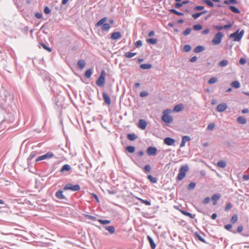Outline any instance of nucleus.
Listing matches in <instances>:
<instances>
[{
    "mask_svg": "<svg viewBox=\"0 0 249 249\" xmlns=\"http://www.w3.org/2000/svg\"><path fill=\"white\" fill-rule=\"evenodd\" d=\"M172 112L170 109H166L163 111V115L161 117V120L165 123H171L173 122V117L169 114Z\"/></svg>",
    "mask_w": 249,
    "mask_h": 249,
    "instance_id": "nucleus-1",
    "label": "nucleus"
},
{
    "mask_svg": "<svg viewBox=\"0 0 249 249\" xmlns=\"http://www.w3.org/2000/svg\"><path fill=\"white\" fill-rule=\"evenodd\" d=\"M107 21V18L106 17L103 18L96 23L95 26L98 27L102 25L101 29L102 31H108L110 29V26L109 23H105Z\"/></svg>",
    "mask_w": 249,
    "mask_h": 249,
    "instance_id": "nucleus-2",
    "label": "nucleus"
},
{
    "mask_svg": "<svg viewBox=\"0 0 249 249\" xmlns=\"http://www.w3.org/2000/svg\"><path fill=\"white\" fill-rule=\"evenodd\" d=\"M189 170V167L187 164L181 166L179 169V173L177 178L178 180H181L186 175V172Z\"/></svg>",
    "mask_w": 249,
    "mask_h": 249,
    "instance_id": "nucleus-3",
    "label": "nucleus"
},
{
    "mask_svg": "<svg viewBox=\"0 0 249 249\" xmlns=\"http://www.w3.org/2000/svg\"><path fill=\"white\" fill-rule=\"evenodd\" d=\"M244 30H242L239 33V30L236 31L234 33L231 34L229 37L230 38H233L234 41H239L242 39L244 34Z\"/></svg>",
    "mask_w": 249,
    "mask_h": 249,
    "instance_id": "nucleus-4",
    "label": "nucleus"
},
{
    "mask_svg": "<svg viewBox=\"0 0 249 249\" xmlns=\"http://www.w3.org/2000/svg\"><path fill=\"white\" fill-rule=\"evenodd\" d=\"M106 73L104 70H103L101 71V74L98 78V79L97 80L96 83L97 86L99 87H103L105 85V76H106Z\"/></svg>",
    "mask_w": 249,
    "mask_h": 249,
    "instance_id": "nucleus-5",
    "label": "nucleus"
},
{
    "mask_svg": "<svg viewBox=\"0 0 249 249\" xmlns=\"http://www.w3.org/2000/svg\"><path fill=\"white\" fill-rule=\"evenodd\" d=\"M224 35L221 32L217 33L215 36L214 38L212 40V42L213 45H217L219 44Z\"/></svg>",
    "mask_w": 249,
    "mask_h": 249,
    "instance_id": "nucleus-6",
    "label": "nucleus"
},
{
    "mask_svg": "<svg viewBox=\"0 0 249 249\" xmlns=\"http://www.w3.org/2000/svg\"><path fill=\"white\" fill-rule=\"evenodd\" d=\"M80 189V186L78 184L72 185L71 183L67 184L64 187V190H71V191H78Z\"/></svg>",
    "mask_w": 249,
    "mask_h": 249,
    "instance_id": "nucleus-7",
    "label": "nucleus"
},
{
    "mask_svg": "<svg viewBox=\"0 0 249 249\" xmlns=\"http://www.w3.org/2000/svg\"><path fill=\"white\" fill-rule=\"evenodd\" d=\"M53 155L52 153L51 152H48L46 154L39 156L37 157L36 160V161L37 162L42 160H44L47 159H50L53 157Z\"/></svg>",
    "mask_w": 249,
    "mask_h": 249,
    "instance_id": "nucleus-8",
    "label": "nucleus"
},
{
    "mask_svg": "<svg viewBox=\"0 0 249 249\" xmlns=\"http://www.w3.org/2000/svg\"><path fill=\"white\" fill-rule=\"evenodd\" d=\"M146 153L149 156H155L157 153V149L155 147H149L146 150Z\"/></svg>",
    "mask_w": 249,
    "mask_h": 249,
    "instance_id": "nucleus-9",
    "label": "nucleus"
},
{
    "mask_svg": "<svg viewBox=\"0 0 249 249\" xmlns=\"http://www.w3.org/2000/svg\"><path fill=\"white\" fill-rule=\"evenodd\" d=\"M227 108V105L225 103H222L218 105L216 107V110L218 112H223L225 111Z\"/></svg>",
    "mask_w": 249,
    "mask_h": 249,
    "instance_id": "nucleus-10",
    "label": "nucleus"
},
{
    "mask_svg": "<svg viewBox=\"0 0 249 249\" xmlns=\"http://www.w3.org/2000/svg\"><path fill=\"white\" fill-rule=\"evenodd\" d=\"M147 123L143 119H140L138 124V127L142 130H144L146 127Z\"/></svg>",
    "mask_w": 249,
    "mask_h": 249,
    "instance_id": "nucleus-11",
    "label": "nucleus"
},
{
    "mask_svg": "<svg viewBox=\"0 0 249 249\" xmlns=\"http://www.w3.org/2000/svg\"><path fill=\"white\" fill-rule=\"evenodd\" d=\"M175 140L170 137L165 138L164 139V142L167 145H172L174 144Z\"/></svg>",
    "mask_w": 249,
    "mask_h": 249,
    "instance_id": "nucleus-12",
    "label": "nucleus"
},
{
    "mask_svg": "<svg viewBox=\"0 0 249 249\" xmlns=\"http://www.w3.org/2000/svg\"><path fill=\"white\" fill-rule=\"evenodd\" d=\"M103 97L105 102L108 105L111 104V100L109 96L105 92L102 93Z\"/></svg>",
    "mask_w": 249,
    "mask_h": 249,
    "instance_id": "nucleus-13",
    "label": "nucleus"
},
{
    "mask_svg": "<svg viewBox=\"0 0 249 249\" xmlns=\"http://www.w3.org/2000/svg\"><path fill=\"white\" fill-rule=\"evenodd\" d=\"M221 197L219 194H215L212 197V200L213 201V205H215L217 204V200Z\"/></svg>",
    "mask_w": 249,
    "mask_h": 249,
    "instance_id": "nucleus-14",
    "label": "nucleus"
},
{
    "mask_svg": "<svg viewBox=\"0 0 249 249\" xmlns=\"http://www.w3.org/2000/svg\"><path fill=\"white\" fill-rule=\"evenodd\" d=\"M190 140H191L189 136H183L182 138V141H181V144L180 145V147H184L185 145V143L189 141Z\"/></svg>",
    "mask_w": 249,
    "mask_h": 249,
    "instance_id": "nucleus-15",
    "label": "nucleus"
},
{
    "mask_svg": "<svg viewBox=\"0 0 249 249\" xmlns=\"http://www.w3.org/2000/svg\"><path fill=\"white\" fill-rule=\"evenodd\" d=\"M122 35L120 32H114L111 34V38L114 40H117L121 38Z\"/></svg>",
    "mask_w": 249,
    "mask_h": 249,
    "instance_id": "nucleus-16",
    "label": "nucleus"
},
{
    "mask_svg": "<svg viewBox=\"0 0 249 249\" xmlns=\"http://www.w3.org/2000/svg\"><path fill=\"white\" fill-rule=\"evenodd\" d=\"M104 228L110 234H113L115 231V227L113 226H106Z\"/></svg>",
    "mask_w": 249,
    "mask_h": 249,
    "instance_id": "nucleus-17",
    "label": "nucleus"
},
{
    "mask_svg": "<svg viewBox=\"0 0 249 249\" xmlns=\"http://www.w3.org/2000/svg\"><path fill=\"white\" fill-rule=\"evenodd\" d=\"M77 65L79 69L82 70L86 65V62L84 60H80L78 61Z\"/></svg>",
    "mask_w": 249,
    "mask_h": 249,
    "instance_id": "nucleus-18",
    "label": "nucleus"
},
{
    "mask_svg": "<svg viewBox=\"0 0 249 249\" xmlns=\"http://www.w3.org/2000/svg\"><path fill=\"white\" fill-rule=\"evenodd\" d=\"M71 169V166L69 164H65L60 170L62 173H65L69 171Z\"/></svg>",
    "mask_w": 249,
    "mask_h": 249,
    "instance_id": "nucleus-19",
    "label": "nucleus"
},
{
    "mask_svg": "<svg viewBox=\"0 0 249 249\" xmlns=\"http://www.w3.org/2000/svg\"><path fill=\"white\" fill-rule=\"evenodd\" d=\"M205 50V47L202 46H196L194 50V52L196 53H199L201 52H203Z\"/></svg>",
    "mask_w": 249,
    "mask_h": 249,
    "instance_id": "nucleus-20",
    "label": "nucleus"
},
{
    "mask_svg": "<svg viewBox=\"0 0 249 249\" xmlns=\"http://www.w3.org/2000/svg\"><path fill=\"white\" fill-rule=\"evenodd\" d=\"M147 239L150 243L151 249H155L156 248V245L155 244L154 241L153 240V239L150 236H147Z\"/></svg>",
    "mask_w": 249,
    "mask_h": 249,
    "instance_id": "nucleus-21",
    "label": "nucleus"
},
{
    "mask_svg": "<svg viewBox=\"0 0 249 249\" xmlns=\"http://www.w3.org/2000/svg\"><path fill=\"white\" fill-rule=\"evenodd\" d=\"M56 196L59 199H65V197L63 194V191L61 190L57 191L55 193Z\"/></svg>",
    "mask_w": 249,
    "mask_h": 249,
    "instance_id": "nucleus-22",
    "label": "nucleus"
},
{
    "mask_svg": "<svg viewBox=\"0 0 249 249\" xmlns=\"http://www.w3.org/2000/svg\"><path fill=\"white\" fill-rule=\"evenodd\" d=\"M137 138L136 135L134 133H129L127 135V138L131 141H134Z\"/></svg>",
    "mask_w": 249,
    "mask_h": 249,
    "instance_id": "nucleus-23",
    "label": "nucleus"
},
{
    "mask_svg": "<svg viewBox=\"0 0 249 249\" xmlns=\"http://www.w3.org/2000/svg\"><path fill=\"white\" fill-rule=\"evenodd\" d=\"M237 121L240 124H245L247 122V120L243 116H239L237 118Z\"/></svg>",
    "mask_w": 249,
    "mask_h": 249,
    "instance_id": "nucleus-24",
    "label": "nucleus"
},
{
    "mask_svg": "<svg viewBox=\"0 0 249 249\" xmlns=\"http://www.w3.org/2000/svg\"><path fill=\"white\" fill-rule=\"evenodd\" d=\"M182 109V104H178L175 106L173 109V111L174 112H179Z\"/></svg>",
    "mask_w": 249,
    "mask_h": 249,
    "instance_id": "nucleus-25",
    "label": "nucleus"
},
{
    "mask_svg": "<svg viewBox=\"0 0 249 249\" xmlns=\"http://www.w3.org/2000/svg\"><path fill=\"white\" fill-rule=\"evenodd\" d=\"M231 85L232 87L235 89H238L240 87V84L238 81H234L231 84Z\"/></svg>",
    "mask_w": 249,
    "mask_h": 249,
    "instance_id": "nucleus-26",
    "label": "nucleus"
},
{
    "mask_svg": "<svg viewBox=\"0 0 249 249\" xmlns=\"http://www.w3.org/2000/svg\"><path fill=\"white\" fill-rule=\"evenodd\" d=\"M140 68L143 70H147L152 68V65L149 64H143L140 65Z\"/></svg>",
    "mask_w": 249,
    "mask_h": 249,
    "instance_id": "nucleus-27",
    "label": "nucleus"
},
{
    "mask_svg": "<svg viewBox=\"0 0 249 249\" xmlns=\"http://www.w3.org/2000/svg\"><path fill=\"white\" fill-rule=\"evenodd\" d=\"M36 155V152H32L30 156H29V158L27 159V162L28 165H30L31 164V160L32 159H33L35 156Z\"/></svg>",
    "mask_w": 249,
    "mask_h": 249,
    "instance_id": "nucleus-28",
    "label": "nucleus"
},
{
    "mask_svg": "<svg viewBox=\"0 0 249 249\" xmlns=\"http://www.w3.org/2000/svg\"><path fill=\"white\" fill-rule=\"evenodd\" d=\"M92 73V70L91 69H89L87 70L85 73V76L87 78H89Z\"/></svg>",
    "mask_w": 249,
    "mask_h": 249,
    "instance_id": "nucleus-29",
    "label": "nucleus"
},
{
    "mask_svg": "<svg viewBox=\"0 0 249 249\" xmlns=\"http://www.w3.org/2000/svg\"><path fill=\"white\" fill-rule=\"evenodd\" d=\"M228 63H229L228 61L227 60L224 59V60L221 61L219 63L218 65H219V66H220L221 67H225L227 65H228Z\"/></svg>",
    "mask_w": 249,
    "mask_h": 249,
    "instance_id": "nucleus-30",
    "label": "nucleus"
},
{
    "mask_svg": "<svg viewBox=\"0 0 249 249\" xmlns=\"http://www.w3.org/2000/svg\"><path fill=\"white\" fill-rule=\"evenodd\" d=\"M180 212L184 215L189 216L190 218L192 219L194 218L195 217V215H193L192 213H190L187 212L183 210H180Z\"/></svg>",
    "mask_w": 249,
    "mask_h": 249,
    "instance_id": "nucleus-31",
    "label": "nucleus"
},
{
    "mask_svg": "<svg viewBox=\"0 0 249 249\" xmlns=\"http://www.w3.org/2000/svg\"><path fill=\"white\" fill-rule=\"evenodd\" d=\"M136 53L126 52L124 54V56L126 58H131L136 55Z\"/></svg>",
    "mask_w": 249,
    "mask_h": 249,
    "instance_id": "nucleus-32",
    "label": "nucleus"
},
{
    "mask_svg": "<svg viewBox=\"0 0 249 249\" xmlns=\"http://www.w3.org/2000/svg\"><path fill=\"white\" fill-rule=\"evenodd\" d=\"M126 150L130 153H133L135 150V147L133 146H128L126 147Z\"/></svg>",
    "mask_w": 249,
    "mask_h": 249,
    "instance_id": "nucleus-33",
    "label": "nucleus"
},
{
    "mask_svg": "<svg viewBox=\"0 0 249 249\" xmlns=\"http://www.w3.org/2000/svg\"><path fill=\"white\" fill-rule=\"evenodd\" d=\"M229 9L233 13L236 14H239L240 13V11L238 9L233 6H230L229 7Z\"/></svg>",
    "mask_w": 249,
    "mask_h": 249,
    "instance_id": "nucleus-34",
    "label": "nucleus"
},
{
    "mask_svg": "<svg viewBox=\"0 0 249 249\" xmlns=\"http://www.w3.org/2000/svg\"><path fill=\"white\" fill-rule=\"evenodd\" d=\"M146 41L151 44H156L158 42V40L156 38H149L146 40Z\"/></svg>",
    "mask_w": 249,
    "mask_h": 249,
    "instance_id": "nucleus-35",
    "label": "nucleus"
},
{
    "mask_svg": "<svg viewBox=\"0 0 249 249\" xmlns=\"http://www.w3.org/2000/svg\"><path fill=\"white\" fill-rule=\"evenodd\" d=\"M238 2L236 0H227L224 1V3L227 5L230 4V3L236 4Z\"/></svg>",
    "mask_w": 249,
    "mask_h": 249,
    "instance_id": "nucleus-36",
    "label": "nucleus"
},
{
    "mask_svg": "<svg viewBox=\"0 0 249 249\" xmlns=\"http://www.w3.org/2000/svg\"><path fill=\"white\" fill-rule=\"evenodd\" d=\"M238 220V215L236 214H235L232 215L231 219V222L232 224L235 223Z\"/></svg>",
    "mask_w": 249,
    "mask_h": 249,
    "instance_id": "nucleus-37",
    "label": "nucleus"
},
{
    "mask_svg": "<svg viewBox=\"0 0 249 249\" xmlns=\"http://www.w3.org/2000/svg\"><path fill=\"white\" fill-rule=\"evenodd\" d=\"M147 178L153 183H155L157 182V179L156 178L153 177L151 175H148Z\"/></svg>",
    "mask_w": 249,
    "mask_h": 249,
    "instance_id": "nucleus-38",
    "label": "nucleus"
},
{
    "mask_svg": "<svg viewBox=\"0 0 249 249\" xmlns=\"http://www.w3.org/2000/svg\"><path fill=\"white\" fill-rule=\"evenodd\" d=\"M170 12L178 16H182L183 13L179 12L174 9H171L170 10Z\"/></svg>",
    "mask_w": 249,
    "mask_h": 249,
    "instance_id": "nucleus-39",
    "label": "nucleus"
},
{
    "mask_svg": "<svg viewBox=\"0 0 249 249\" xmlns=\"http://www.w3.org/2000/svg\"><path fill=\"white\" fill-rule=\"evenodd\" d=\"M217 166L221 167L224 168L226 166V163L224 161L220 160L217 162Z\"/></svg>",
    "mask_w": 249,
    "mask_h": 249,
    "instance_id": "nucleus-40",
    "label": "nucleus"
},
{
    "mask_svg": "<svg viewBox=\"0 0 249 249\" xmlns=\"http://www.w3.org/2000/svg\"><path fill=\"white\" fill-rule=\"evenodd\" d=\"M217 81V78L213 77L211 78L209 80L208 83L209 84H213L215 83Z\"/></svg>",
    "mask_w": 249,
    "mask_h": 249,
    "instance_id": "nucleus-41",
    "label": "nucleus"
},
{
    "mask_svg": "<svg viewBox=\"0 0 249 249\" xmlns=\"http://www.w3.org/2000/svg\"><path fill=\"white\" fill-rule=\"evenodd\" d=\"M203 2L206 3L210 7H213L214 6L213 3L209 0H203Z\"/></svg>",
    "mask_w": 249,
    "mask_h": 249,
    "instance_id": "nucleus-42",
    "label": "nucleus"
},
{
    "mask_svg": "<svg viewBox=\"0 0 249 249\" xmlns=\"http://www.w3.org/2000/svg\"><path fill=\"white\" fill-rule=\"evenodd\" d=\"M191 46L190 45H185L183 47V51L185 52H189L191 50Z\"/></svg>",
    "mask_w": 249,
    "mask_h": 249,
    "instance_id": "nucleus-43",
    "label": "nucleus"
},
{
    "mask_svg": "<svg viewBox=\"0 0 249 249\" xmlns=\"http://www.w3.org/2000/svg\"><path fill=\"white\" fill-rule=\"evenodd\" d=\"M196 186V183L194 182H191L188 186L187 189L189 190H192L195 188Z\"/></svg>",
    "mask_w": 249,
    "mask_h": 249,
    "instance_id": "nucleus-44",
    "label": "nucleus"
},
{
    "mask_svg": "<svg viewBox=\"0 0 249 249\" xmlns=\"http://www.w3.org/2000/svg\"><path fill=\"white\" fill-rule=\"evenodd\" d=\"M202 29V26L200 24H196L193 26V29L195 31H199Z\"/></svg>",
    "mask_w": 249,
    "mask_h": 249,
    "instance_id": "nucleus-45",
    "label": "nucleus"
},
{
    "mask_svg": "<svg viewBox=\"0 0 249 249\" xmlns=\"http://www.w3.org/2000/svg\"><path fill=\"white\" fill-rule=\"evenodd\" d=\"M192 31L190 28H188L183 32V35L185 36H187L189 35Z\"/></svg>",
    "mask_w": 249,
    "mask_h": 249,
    "instance_id": "nucleus-46",
    "label": "nucleus"
},
{
    "mask_svg": "<svg viewBox=\"0 0 249 249\" xmlns=\"http://www.w3.org/2000/svg\"><path fill=\"white\" fill-rule=\"evenodd\" d=\"M98 221L100 223H101V224H102L103 225H106V224H109L110 223V221L108 220L99 219Z\"/></svg>",
    "mask_w": 249,
    "mask_h": 249,
    "instance_id": "nucleus-47",
    "label": "nucleus"
},
{
    "mask_svg": "<svg viewBox=\"0 0 249 249\" xmlns=\"http://www.w3.org/2000/svg\"><path fill=\"white\" fill-rule=\"evenodd\" d=\"M215 127V124L214 123H211L209 124V125L207 126V129L209 130H212L213 129V128Z\"/></svg>",
    "mask_w": 249,
    "mask_h": 249,
    "instance_id": "nucleus-48",
    "label": "nucleus"
},
{
    "mask_svg": "<svg viewBox=\"0 0 249 249\" xmlns=\"http://www.w3.org/2000/svg\"><path fill=\"white\" fill-rule=\"evenodd\" d=\"M40 45L46 50L48 51L49 52H51L52 51V49L49 47H47L44 43H40Z\"/></svg>",
    "mask_w": 249,
    "mask_h": 249,
    "instance_id": "nucleus-49",
    "label": "nucleus"
},
{
    "mask_svg": "<svg viewBox=\"0 0 249 249\" xmlns=\"http://www.w3.org/2000/svg\"><path fill=\"white\" fill-rule=\"evenodd\" d=\"M151 168L149 164L146 165L144 168V171L145 173L149 172L151 171Z\"/></svg>",
    "mask_w": 249,
    "mask_h": 249,
    "instance_id": "nucleus-50",
    "label": "nucleus"
},
{
    "mask_svg": "<svg viewBox=\"0 0 249 249\" xmlns=\"http://www.w3.org/2000/svg\"><path fill=\"white\" fill-rule=\"evenodd\" d=\"M201 16H202V15H201V12H200V13H197L193 14L192 17L194 19H197V18H198Z\"/></svg>",
    "mask_w": 249,
    "mask_h": 249,
    "instance_id": "nucleus-51",
    "label": "nucleus"
},
{
    "mask_svg": "<svg viewBox=\"0 0 249 249\" xmlns=\"http://www.w3.org/2000/svg\"><path fill=\"white\" fill-rule=\"evenodd\" d=\"M142 45V41L141 40H138L135 43V46L137 48H140Z\"/></svg>",
    "mask_w": 249,
    "mask_h": 249,
    "instance_id": "nucleus-52",
    "label": "nucleus"
},
{
    "mask_svg": "<svg viewBox=\"0 0 249 249\" xmlns=\"http://www.w3.org/2000/svg\"><path fill=\"white\" fill-rule=\"evenodd\" d=\"M232 205L231 203H228V204H227L225 210V211H227L231 209L232 208Z\"/></svg>",
    "mask_w": 249,
    "mask_h": 249,
    "instance_id": "nucleus-53",
    "label": "nucleus"
},
{
    "mask_svg": "<svg viewBox=\"0 0 249 249\" xmlns=\"http://www.w3.org/2000/svg\"><path fill=\"white\" fill-rule=\"evenodd\" d=\"M44 12L46 14H49L51 13V10L48 6H45L44 8Z\"/></svg>",
    "mask_w": 249,
    "mask_h": 249,
    "instance_id": "nucleus-54",
    "label": "nucleus"
},
{
    "mask_svg": "<svg viewBox=\"0 0 249 249\" xmlns=\"http://www.w3.org/2000/svg\"><path fill=\"white\" fill-rule=\"evenodd\" d=\"M148 92L146 91H143L141 92L140 93V96L142 97H144L145 96H147L148 95Z\"/></svg>",
    "mask_w": 249,
    "mask_h": 249,
    "instance_id": "nucleus-55",
    "label": "nucleus"
},
{
    "mask_svg": "<svg viewBox=\"0 0 249 249\" xmlns=\"http://www.w3.org/2000/svg\"><path fill=\"white\" fill-rule=\"evenodd\" d=\"M196 236L197 237V238H198V239L199 241H200L203 243H206L205 239L203 238H202L199 234H196Z\"/></svg>",
    "mask_w": 249,
    "mask_h": 249,
    "instance_id": "nucleus-56",
    "label": "nucleus"
},
{
    "mask_svg": "<svg viewBox=\"0 0 249 249\" xmlns=\"http://www.w3.org/2000/svg\"><path fill=\"white\" fill-rule=\"evenodd\" d=\"M204 8V7L203 6H197L194 8V10L195 11H200L202 10Z\"/></svg>",
    "mask_w": 249,
    "mask_h": 249,
    "instance_id": "nucleus-57",
    "label": "nucleus"
},
{
    "mask_svg": "<svg viewBox=\"0 0 249 249\" xmlns=\"http://www.w3.org/2000/svg\"><path fill=\"white\" fill-rule=\"evenodd\" d=\"M210 200V197H207L203 199V203L204 204H206L209 202Z\"/></svg>",
    "mask_w": 249,
    "mask_h": 249,
    "instance_id": "nucleus-58",
    "label": "nucleus"
},
{
    "mask_svg": "<svg viewBox=\"0 0 249 249\" xmlns=\"http://www.w3.org/2000/svg\"><path fill=\"white\" fill-rule=\"evenodd\" d=\"M231 26H232V24H231V23L229 22L228 24H227V25H224V26H223V29H224L227 30V29H229V28H231Z\"/></svg>",
    "mask_w": 249,
    "mask_h": 249,
    "instance_id": "nucleus-59",
    "label": "nucleus"
},
{
    "mask_svg": "<svg viewBox=\"0 0 249 249\" xmlns=\"http://www.w3.org/2000/svg\"><path fill=\"white\" fill-rule=\"evenodd\" d=\"M183 5L181 3H179L178 2H177L175 4L174 6L176 8H180Z\"/></svg>",
    "mask_w": 249,
    "mask_h": 249,
    "instance_id": "nucleus-60",
    "label": "nucleus"
},
{
    "mask_svg": "<svg viewBox=\"0 0 249 249\" xmlns=\"http://www.w3.org/2000/svg\"><path fill=\"white\" fill-rule=\"evenodd\" d=\"M140 200L143 204H145L146 205L149 206L151 205L150 202L148 200H145L142 199H140Z\"/></svg>",
    "mask_w": 249,
    "mask_h": 249,
    "instance_id": "nucleus-61",
    "label": "nucleus"
},
{
    "mask_svg": "<svg viewBox=\"0 0 249 249\" xmlns=\"http://www.w3.org/2000/svg\"><path fill=\"white\" fill-rule=\"evenodd\" d=\"M246 62V60L244 58H241L239 60V63L241 65L245 64Z\"/></svg>",
    "mask_w": 249,
    "mask_h": 249,
    "instance_id": "nucleus-62",
    "label": "nucleus"
},
{
    "mask_svg": "<svg viewBox=\"0 0 249 249\" xmlns=\"http://www.w3.org/2000/svg\"><path fill=\"white\" fill-rule=\"evenodd\" d=\"M42 14L41 13L37 12L35 14V17L37 18H42Z\"/></svg>",
    "mask_w": 249,
    "mask_h": 249,
    "instance_id": "nucleus-63",
    "label": "nucleus"
},
{
    "mask_svg": "<svg viewBox=\"0 0 249 249\" xmlns=\"http://www.w3.org/2000/svg\"><path fill=\"white\" fill-rule=\"evenodd\" d=\"M243 230V227L242 225H240L237 227V232H241Z\"/></svg>",
    "mask_w": 249,
    "mask_h": 249,
    "instance_id": "nucleus-64",
    "label": "nucleus"
}]
</instances>
